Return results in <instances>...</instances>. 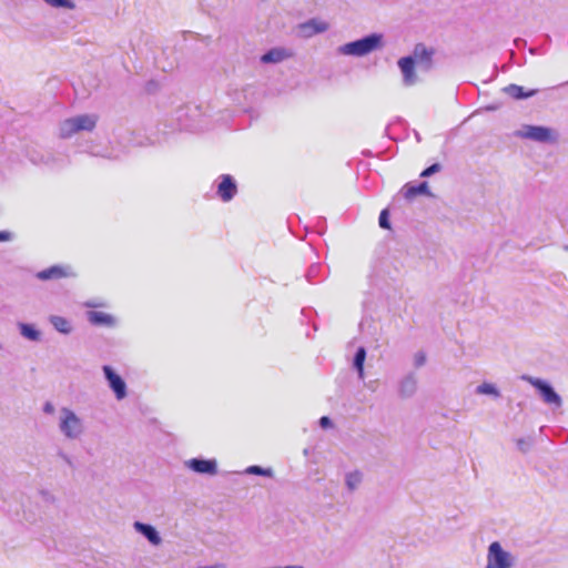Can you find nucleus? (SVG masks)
<instances>
[{
  "label": "nucleus",
  "instance_id": "nucleus-1",
  "mask_svg": "<svg viewBox=\"0 0 568 568\" xmlns=\"http://www.w3.org/2000/svg\"><path fill=\"white\" fill-rule=\"evenodd\" d=\"M384 47V37L381 33H371L356 41L347 42L337 48V53L345 57H365Z\"/></svg>",
  "mask_w": 568,
  "mask_h": 568
},
{
  "label": "nucleus",
  "instance_id": "nucleus-2",
  "mask_svg": "<svg viewBox=\"0 0 568 568\" xmlns=\"http://www.w3.org/2000/svg\"><path fill=\"white\" fill-rule=\"evenodd\" d=\"M58 429L65 439L78 440L85 433V424L73 409L62 407L59 410Z\"/></svg>",
  "mask_w": 568,
  "mask_h": 568
},
{
  "label": "nucleus",
  "instance_id": "nucleus-3",
  "mask_svg": "<svg viewBox=\"0 0 568 568\" xmlns=\"http://www.w3.org/2000/svg\"><path fill=\"white\" fill-rule=\"evenodd\" d=\"M95 114H80L63 120L59 125V135L62 139H70L74 134L85 131L91 132L97 126Z\"/></svg>",
  "mask_w": 568,
  "mask_h": 568
},
{
  "label": "nucleus",
  "instance_id": "nucleus-4",
  "mask_svg": "<svg viewBox=\"0 0 568 568\" xmlns=\"http://www.w3.org/2000/svg\"><path fill=\"white\" fill-rule=\"evenodd\" d=\"M514 564L515 557L506 551L498 541L489 545L485 568H511Z\"/></svg>",
  "mask_w": 568,
  "mask_h": 568
},
{
  "label": "nucleus",
  "instance_id": "nucleus-5",
  "mask_svg": "<svg viewBox=\"0 0 568 568\" xmlns=\"http://www.w3.org/2000/svg\"><path fill=\"white\" fill-rule=\"evenodd\" d=\"M517 136L539 143H554L557 141L558 134L547 126L523 125L517 132Z\"/></svg>",
  "mask_w": 568,
  "mask_h": 568
},
{
  "label": "nucleus",
  "instance_id": "nucleus-6",
  "mask_svg": "<svg viewBox=\"0 0 568 568\" xmlns=\"http://www.w3.org/2000/svg\"><path fill=\"white\" fill-rule=\"evenodd\" d=\"M523 379L531 384L540 394L542 400L554 407H560L562 404L561 397L555 392L550 384L547 382L535 378L531 376H523Z\"/></svg>",
  "mask_w": 568,
  "mask_h": 568
},
{
  "label": "nucleus",
  "instance_id": "nucleus-7",
  "mask_svg": "<svg viewBox=\"0 0 568 568\" xmlns=\"http://www.w3.org/2000/svg\"><path fill=\"white\" fill-rule=\"evenodd\" d=\"M102 372L115 398L118 400L124 399L128 395V388L124 379L110 365H104L102 367Z\"/></svg>",
  "mask_w": 568,
  "mask_h": 568
},
{
  "label": "nucleus",
  "instance_id": "nucleus-8",
  "mask_svg": "<svg viewBox=\"0 0 568 568\" xmlns=\"http://www.w3.org/2000/svg\"><path fill=\"white\" fill-rule=\"evenodd\" d=\"M237 192L235 180L230 174H222L216 180V194L223 202L231 201Z\"/></svg>",
  "mask_w": 568,
  "mask_h": 568
},
{
  "label": "nucleus",
  "instance_id": "nucleus-9",
  "mask_svg": "<svg viewBox=\"0 0 568 568\" xmlns=\"http://www.w3.org/2000/svg\"><path fill=\"white\" fill-rule=\"evenodd\" d=\"M74 272L69 265H52L48 268L37 272L36 277L40 281H52L74 276Z\"/></svg>",
  "mask_w": 568,
  "mask_h": 568
},
{
  "label": "nucleus",
  "instance_id": "nucleus-10",
  "mask_svg": "<svg viewBox=\"0 0 568 568\" xmlns=\"http://www.w3.org/2000/svg\"><path fill=\"white\" fill-rule=\"evenodd\" d=\"M415 63L416 62L413 57L400 58L397 62L398 68L403 74V83L405 87H412L417 82Z\"/></svg>",
  "mask_w": 568,
  "mask_h": 568
},
{
  "label": "nucleus",
  "instance_id": "nucleus-11",
  "mask_svg": "<svg viewBox=\"0 0 568 568\" xmlns=\"http://www.w3.org/2000/svg\"><path fill=\"white\" fill-rule=\"evenodd\" d=\"M185 466L199 474L215 475L217 473V465L214 459H189Z\"/></svg>",
  "mask_w": 568,
  "mask_h": 568
},
{
  "label": "nucleus",
  "instance_id": "nucleus-12",
  "mask_svg": "<svg viewBox=\"0 0 568 568\" xmlns=\"http://www.w3.org/2000/svg\"><path fill=\"white\" fill-rule=\"evenodd\" d=\"M133 528L136 532L142 535L152 546H160L162 538L154 526L142 521H134Z\"/></svg>",
  "mask_w": 568,
  "mask_h": 568
},
{
  "label": "nucleus",
  "instance_id": "nucleus-13",
  "mask_svg": "<svg viewBox=\"0 0 568 568\" xmlns=\"http://www.w3.org/2000/svg\"><path fill=\"white\" fill-rule=\"evenodd\" d=\"M328 24L325 21L312 19L298 26V32L302 37L310 38L314 34L325 32Z\"/></svg>",
  "mask_w": 568,
  "mask_h": 568
},
{
  "label": "nucleus",
  "instance_id": "nucleus-14",
  "mask_svg": "<svg viewBox=\"0 0 568 568\" xmlns=\"http://www.w3.org/2000/svg\"><path fill=\"white\" fill-rule=\"evenodd\" d=\"M88 321L95 326L112 327L116 324L115 318L108 313L101 311H89L87 312Z\"/></svg>",
  "mask_w": 568,
  "mask_h": 568
},
{
  "label": "nucleus",
  "instance_id": "nucleus-15",
  "mask_svg": "<svg viewBox=\"0 0 568 568\" xmlns=\"http://www.w3.org/2000/svg\"><path fill=\"white\" fill-rule=\"evenodd\" d=\"M417 377L413 374H408L403 377L398 385V393L402 397H412L417 390Z\"/></svg>",
  "mask_w": 568,
  "mask_h": 568
},
{
  "label": "nucleus",
  "instance_id": "nucleus-16",
  "mask_svg": "<svg viewBox=\"0 0 568 568\" xmlns=\"http://www.w3.org/2000/svg\"><path fill=\"white\" fill-rule=\"evenodd\" d=\"M291 55L292 53L284 48H274L263 54L261 61L264 63H278Z\"/></svg>",
  "mask_w": 568,
  "mask_h": 568
},
{
  "label": "nucleus",
  "instance_id": "nucleus-17",
  "mask_svg": "<svg viewBox=\"0 0 568 568\" xmlns=\"http://www.w3.org/2000/svg\"><path fill=\"white\" fill-rule=\"evenodd\" d=\"M49 322L54 327L55 331H58L61 334L68 335L72 332V324L71 322L59 315H51L49 317Z\"/></svg>",
  "mask_w": 568,
  "mask_h": 568
},
{
  "label": "nucleus",
  "instance_id": "nucleus-18",
  "mask_svg": "<svg viewBox=\"0 0 568 568\" xmlns=\"http://www.w3.org/2000/svg\"><path fill=\"white\" fill-rule=\"evenodd\" d=\"M475 393L477 395L490 396L494 399H498L501 396L499 388L494 383L489 382H484L479 384L476 387Z\"/></svg>",
  "mask_w": 568,
  "mask_h": 568
},
{
  "label": "nucleus",
  "instance_id": "nucleus-19",
  "mask_svg": "<svg viewBox=\"0 0 568 568\" xmlns=\"http://www.w3.org/2000/svg\"><path fill=\"white\" fill-rule=\"evenodd\" d=\"M418 194L430 195L427 182H422L418 185L407 184L404 187V196L406 199H413V197H415Z\"/></svg>",
  "mask_w": 568,
  "mask_h": 568
},
{
  "label": "nucleus",
  "instance_id": "nucleus-20",
  "mask_svg": "<svg viewBox=\"0 0 568 568\" xmlns=\"http://www.w3.org/2000/svg\"><path fill=\"white\" fill-rule=\"evenodd\" d=\"M363 481V473L359 470H352L345 474V486L349 491L358 489Z\"/></svg>",
  "mask_w": 568,
  "mask_h": 568
},
{
  "label": "nucleus",
  "instance_id": "nucleus-21",
  "mask_svg": "<svg viewBox=\"0 0 568 568\" xmlns=\"http://www.w3.org/2000/svg\"><path fill=\"white\" fill-rule=\"evenodd\" d=\"M505 92L514 99H525L535 95L537 90L525 91L520 85L510 84L505 88Z\"/></svg>",
  "mask_w": 568,
  "mask_h": 568
},
{
  "label": "nucleus",
  "instance_id": "nucleus-22",
  "mask_svg": "<svg viewBox=\"0 0 568 568\" xmlns=\"http://www.w3.org/2000/svg\"><path fill=\"white\" fill-rule=\"evenodd\" d=\"M432 51L427 50L424 45H417L414 50V60L416 63H425L429 67L432 59Z\"/></svg>",
  "mask_w": 568,
  "mask_h": 568
},
{
  "label": "nucleus",
  "instance_id": "nucleus-23",
  "mask_svg": "<svg viewBox=\"0 0 568 568\" xmlns=\"http://www.w3.org/2000/svg\"><path fill=\"white\" fill-rule=\"evenodd\" d=\"M365 358H366V351L364 347H359L357 351H356V354H355V357H354V367L356 368L357 373H358V378L359 379H364L365 377V373H364V362H365Z\"/></svg>",
  "mask_w": 568,
  "mask_h": 568
},
{
  "label": "nucleus",
  "instance_id": "nucleus-24",
  "mask_svg": "<svg viewBox=\"0 0 568 568\" xmlns=\"http://www.w3.org/2000/svg\"><path fill=\"white\" fill-rule=\"evenodd\" d=\"M20 334L27 339L37 342L40 339V332L30 324L21 323L19 324Z\"/></svg>",
  "mask_w": 568,
  "mask_h": 568
},
{
  "label": "nucleus",
  "instance_id": "nucleus-25",
  "mask_svg": "<svg viewBox=\"0 0 568 568\" xmlns=\"http://www.w3.org/2000/svg\"><path fill=\"white\" fill-rule=\"evenodd\" d=\"M44 3L52 8H63L73 10L75 9V3L72 0H42Z\"/></svg>",
  "mask_w": 568,
  "mask_h": 568
},
{
  "label": "nucleus",
  "instance_id": "nucleus-26",
  "mask_svg": "<svg viewBox=\"0 0 568 568\" xmlns=\"http://www.w3.org/2000/svg\"><path fill=\"white\" fill-rule=\"evenodd\" d=\"M246 474L251 475H261V476H267L271 477L273 471L271 468H262L260 466H250L245 470Z\"/></svg>",
  "mask_w": 568,
  "mask_h": 568
},
{
  "label": "nucleus",
  "instance_id": "nucleus-27",
  "mask_svg": "<svg viewBox=\"0 0 568 568\" xmlns=\"http://www.w3.org/2000/svg\"><path fill=\"white\" fill-rule=\"evenodd\" d=\"M413 362L415 367H422L426 363V354L422 351L414 354Z\"/></svg>",
  "mask_w": 568,
  "mask_h": 568
},
{
  "label": "nucleus",
  "instance_id": "nucleus-28",
  "mask_svg": "<svg viewBox=\"0 0 568 568\" xmlns=\"http://www.w3.org/2000/svg\"><path fill=\"white\" fill-rule=\"evenodd\" d=\"M439 170H440V165H439L438 163H435V164H433V165L428 166L427 169H425V170L422 172V174H420V175H422L423 178H427V176H430V175H432V174H434V173L439 172Z\"/></svg>",
  "mask_w": 568,
  "mask_h": 568
},
{
  "label": "nucleus",
  "instance_id": "nucleus-29",
  "mask_svg": "<svg viewBox=\"0 0 568 568\" xmlns=\"http://www.w3.org/2000/svg\"><path fill=\"white\" fill-rule=\"evenodd\" d=\"M14 239V234L11 231H0V242H11Z\"/></svg>",
  "mask_w": 568,
  "mask_h": 568
},
{
  "label": "nucleus",
  "instance_id": "nucleus-30",
  "mask_svg": "<svg viewBox=\"0 0 568 568\" xmlns=\"http://www.w3.org/2000/svg\"><path fill=\"white\" fill-rule=\"evenodd\" d=\"M84 306L89 308H97V307H103L105 304L98 300H90L84 302Z\"/></svg>",
  "mask_w": 568,
  "mask_h": 568
},
{
  "label": "nucleus",
  "instance_id": "nucleus-31",
  "mask_svg": "<svg viewBox=\"0 0 568 568\" xmlns=\"http://www.w3.org/2000/svg\"><path fill=\"white\" fill-rule=\"evenodd\" d=\"M379 225L383 229H388L389 227L388 216H387V212L385 210L382 211V213L379 215Z\"/></svg>",
  "mask_w": 568,
  "mask_h": 568
},
{
  "label": "nucleus",
  "instance_id": "nucleus-32",
  "mask_svg": "<svg viewBox=\"0 0 568 568\" xmlns=\"http://www.w3.org/2000/svg\"><path fill=\"white\" fill-rule=\"evenodd\" d=\"M55 412V407L51 402H45L43 405V413L52 415Z\"/></svg>",
  "mask_w": 568,
  "mask_h": 568
},
{
  "label": "nucleus",
  "instance_id": "nucleus-33",
  "mask_svg": "<svg viewBox=\"0 0 568 568\" xmlns=\"http://www.w3.org/2000/svg\"><path fill=\"white\" fill-rule=\"evenodd\" d=\"M320 425H321V427H323V428H327V427H331V426H332V422H331V419H329L327 416H323V417H321V419H320Z\"/></svg>",
  "mask_w": 568,
  "mask_h": 568
},
{
  "label": "nucleus",
  "instance_id": "nucleus-34",
  "mask_svg": "<svg viewBox=\"0 0 568 568\" xmlns=\"http://www.w3.org/2000/svg\"><path fill=\"white\" fill-rule=\"evenodd\" d=\"M90 153L94 156H102V158H111V154L99 152V151H90Z\"/></svg>",
  "mask_w": 568,
  "mask_h": 568
},
{
  "label": "nucleus",
  "instance_id": "nucleus-35",
  "mask_svg": "<svg viewBox=\"0 0 568 568\" xmlns=\"http://www.w3.org/2000/svg\"><path fill=\"white\" fill-rule=\"evenodd\" d=\"M517 445L521 450H526V448L524 447L526 445L524 439H518Z\"/></svg>",
  "mask_w": 568,
  "mask_h": 568
},
{
  "label": "nucleus",
  "instance_id": "nucleus-36",
  "mask_svg": "<svg viewBox=\"0 0 568 568\" xmlns=\"http://www.w3.org/2000/svg\"><path fill=\"white\" fill-rule=\"evenodd\" d=\"M317 266H312L308 273V276H313V274H316Z\"/></svg>",
  "mask_w": 568,
  "mask_h": 568
}]
</instances>
